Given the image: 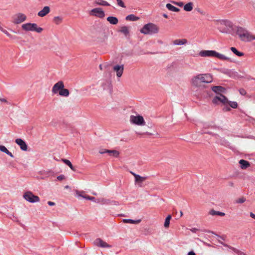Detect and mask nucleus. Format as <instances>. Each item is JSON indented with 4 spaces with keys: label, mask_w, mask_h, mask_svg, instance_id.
I'll return each mask as SVG.
<instances>
[{
    "label": "nucleus",
    "mask_w": 255,
    "mask_h": 255,
    "mask_svg": "<svg viewBox=\"0 0 255 255\" xmlns=\"http://www.w3.org/2000/svg\"><path fill=\"white\" fill-rule=\"evenodd\" d=\"M15 142L20 146L21 150L26 151L27 149V146L26 143L20 138H17Z\"/></svg>",
    "instance_id": "19"
},
{
    "label": "nucleus",
    "mask_w": 255,
    "mask_h": 255,
    "mask_svg": "<svg viewBox=\"0 0 255 255\" xmlns=\"http://www.w3.org/2000/svg\"><path fill=\"white\" fill-rule=\"evenodd\" d=\"M99 68H100V69L101 70H102V65H100V66H99Z\"/></svg>",
    "instance_id": "57"
},
{
    "label": "nucleus",
    "mask_w": 255,
    "mask_h": 255,
    "mask_svg": "<svg viewBox=\"0 0 255 255\" xmlns=\"http://www.w3.org/2000/svg\"><path fill=\"white\" fill-rule=\"evenodd\" d=\"M47 204L49 205V206H54L55 205V203L54 202H51V201H48L47 202Z\"/></svg>",
    "instance_id": "51"
},
{
    "label": "nucleus",
    "mask_w": 255,
    "mask_h": 255,
    "mask_svg": "<svg viewBox=\"0 0 255 255\" xmlns=\"http://www.w3.org/2000/svg\"><path fill=\"white\" fill-rule=\"evenodd\" d=\"M240 40L244 42H250L255 40V36L252 35L246 28L242 27H238L236 32Z\"/></svg>",
    "instance_id": "2"
},
{
    "label": "nucleus",
    "mask_w": 255,
    "mask_h": 255,
    "mask_svg": "<svg viewBox=\"0 0 255 255\" xmlns=\"http://www.w3.org/2000/svg\"><path fill=\"white\" fill-rule=\"evenodd\" d=\"M95 4L102 6H109L110 3L104 0H96L95 1Z\"/></svg>",
    "instance_id": "26"
},
{
    "label": "nucleus",
    "mask_w": 255,
    "mask_h": 255,
    "mask_svg": "<svg viewBox=\"0 0 255 255\" xmlns=\"http://www.w3.org/2000/svg\"><path fill=\"white\" fill-rule=\"evenodd\" d=\"M209 214L212 216L218 215L220 216H224L225 215L223 212L216 211L213 209H212L209 211Z\"/></svg>",
    "instance_id": "29"
},
{
    "label": "nucleus",
    "mask_w": 255,
    "mask_h": 255,
    "mask_svg": "<svg viewBox=\"0 0 255 255\" xmlns=\"http://www.w3.org/2000/svg\"><path fill=\"white\" fill-rule=\"evenodd\" d=\"M117 2V4L118 5L123 7L126 8V5H125L124 2L122 1V0H116Z\"/></svg>",
    "instance_id": "40"
},
{
    "label": "nucleus",
    "mask_w": 255,
    "mask_h": 255,
    "mask_svg": "<svg viewBox=\"0 0 255 255\" xmlns=\"http://www.w3.org/2000/svg\"><path fill=\"white\" fill-rule=\"evenodd\" d=\"M239 92L240 94L242 96L245 95L247 93L246 90H244V89H240L239 90Z\"/></svg>",
    "instance_id": "45"
},
{
    "label": "nucleus",
    "mask_w": 255,
    "mask_h": 255,
    "mask_svg": "<svg viewBox=\"0 0 255 255\" xmlns=\"http://www.w3.org/2000/svg\"><path fill=\"white\" fill-rule=\"evenodd\" d=\"M231 185L233 186V183H232L231 184Z\"/></svg>",
    "instance_id": "61"
},
{
    "label": "nucleus",
    "mask_w": 255,
    "mask_h": 255,
    "mask_svg": "<svg viewBox=\"0 0 255 255\" xmlns=\"http://www.w3.org/2000/svg\"><path fill=\"white\" fill-rule=\"evenodd\" d=\"M12 22L14 24H20L26 19V16L22 13H17L13 15L12 17Z\"/></svg>",
    "instance_id": "10"
},
{
    "label": "nucleus",
    "mask_w": 255,
    "mask_h": 255,
    "mask_svg": "<svg viewBox=\"0 0 255 255\" xmlns=\"http://www.w3.org/2000/svg\"><path fill=\"white\" fill-rule=\"evenodd\" d=\"M242 254H243V255H245V254H243V253H242V254L241 255H242Z\"/></svg>",
    "instance_id": "62"
},
{
    "label": "nucleus",
    "mask_w": 255,
    "mask_h": 255,
    "mask_svg": "<svg viewBox=\"0 0 255 255\" xmlns=\"http://www.w3.org/2000/svg\"><path fill=\"white\" fill-rule=\"evenodd\" d=\"M166 7H167V8L170 10V11H174V12H178L179 11L180 9L179 8H178V7H176L173 5H172L170 3H167L166 4Z\"/></svg>",
    "instance_id": "25"
},
{
    "label": "nucleus",
    "mask_w": 255,
    "mask_h": 255,
    "mask_svg": "<svg viewBox=\"0 0 255 255\" xmlns=\"http://www.w3.org/2000/svg\"><path fill=\"white\" fill-rule=\"evenodd\" d=\"M8 150L4 146L0 145V151L6 153Z\"/></svg>",
    "instance_id": "42"
},
{
    "label": "nucleus",
    "mask_w": 255,
    "mask_h": 255,
    "mask_svg": "<svg viewBox=\"0 0 255 255\" xmlns=\"http://www.w3.org/2000/svg\"><path fill=\"white\" fill-rule=\"evenodd\" d=\"M93 195H96V193H93Z\"/></svg>",
    "instance_id": "60"
},
{
    "label": "nucleus",
    "mask_w": 255,
    "mask_h": 255,
    "mask_svg": "<svg viewBox=\"0 0 255 255\" xmlns=\"http://www.w3.org/2000/svg\"><path fill=\"white\" fill-rule=\"evenodd\" d=\"M123 221L125 223L137 224H139V223H140L141 220L140 219L137 220H133L131 219H123Z\"/></svg>",
    "instance_id": "27"
},
{
    "label": "nucleus",
    "mask_w": 255,
    "mask_h": 255,
    "mask_svg": "<svg viewBox=\"0 0 255 255\" xmlns=\"http://www.w3.org/2000/svg\"><path fill=\"white\" fill-rule=\"evenodd\" d=\"M57 179L58 180H62L65 179V176L63 175H61L57 176Z\"/></svg>",
    "instance_id": "46"
},
{
    "label": "nucleus",
    "mask_w": 255,
    "mask_h": 255,
    "mask_svg": "<svg viewBox=\"0 0 255 255\" xmlns=\"http://www.w3.org/2000/svg\"><path fill=\"white\" fill-rule=\"evenodd\" d=\"M130 173L133 175L135 178V183L138 184L139 186H141V184L143 182H144L146 179V177H142L140 175L134 173V172L130 171Z\"/></svg>",
    "instance_id": "15"
},
{
    "label": "nucleus",
    "mask_w": 255,
    "mask_h": 255,
    "mask_svg": "<svg viewBox=\"0 0 255 255\" xmlns=\"http://www.w3.org/2000/svg\"><path fill=\"white\" fill-rule=\"evenodd\" d=\"M221 244L224 247H228V248H229L230 249L232 250L233 251H234L235 253L238 254V255H241L242 254V252H241V251H240L239 250H238V249H236V248H235L234 247H231L230 246H229L227 244L223 243H221Z\"/></svg>",
    "instance_id": "31"
},
{
    "label": "nucleus",
    "mask_w": 255,
    "mask_h": 255,
    "mask_svg": "<svg viewBox=\"0 0 255 255\" xmlns=\"http://www.w3.org/2000/svg\"><path fill=\"white\" fill-rule=\"evenodd\" d=\"M188 255H196V254L193 251H190L188 253Z\"/></svg>",
    "instance_id": "54"
},
{
    "label": "nucleus",
    "mask_w": 255,
    "mask_h": 255,
    "mask_svg": "<svg viewBox=\"0 0 255 255\" xmlns=\"http://www.w3.org/2000/svg\"><path fill=\"white\" fill-rule=\"evenodd\" d=\"M76 194L77 196H80V197H81L83 198H84V197L86 196V194H85V192L84 191H76Z\"/></svg>",
    "instance_id": "39"
},
{
    "label": "nucleus",
    "mask_w": 255,
    "mask_h": 255,
    "mask_svg": "<svg viewBox=\"0 0 255 255\" xmlns=\"http://www.w3.org/2000/svg\"><path fill=\"white\" fill-rule=\"evenodd\" d=\"M199 55L201 57H217L220 60L231 61L230 58L228 57L223 54L218 53L214 50H202L199 52Z\"/></svg>",
    "instance_id": "3"
},
{
    "label": "nucleus",
    "mask_w": 255,
    "mask_h": 255,
    "mask_svg": "<svg viewBox=\"0 0 255 255\" xmlns=\"http://www.w3.org/2000/svg\"><path fill=\"white\" fill-rule=\"evenodd\" d=\"M190 231L193 233H196L198 231V229L195 228H193L190 229Z\"/></svg>",
    "instance_id": "50"
},
{
    "label": "nucleus",
    "mask_w": 255,
    "mask_h": 255,
    "mask_svg": "<svg viewBox=\"0 0 255 255\" xmlns=\"http://www.w3.org/2000/svg\"><path fill=\"white\" fill-rule=\"evenodd\" d=\"M64 83L62 81H58L55 84L52 88V92L53 94L59 93L60 96H68L69 90L64 88Z\"/></svg>",
    "instance_id": "5"
},
{
    "label": "nucleus",
    "mask_w": 255,
    "mask_h": 255,
    "mask_svg": "<svg viewBox=\"0 0 255 255\" xmlns=\"http://www.w3.org/2000/svg\"><path fill=\"white\" fill-rule=\"evenodd\" d=\"M212 90L217 95L223 96L224 94H227V89L221 86H213Z\"/></svg>",
    "instance_id": "13"
},
{
    "label": "nucleus",
    "mask_w": 255,
    "mask_h": 255,
    "mask_svg": "<svg viewBox=\"0 0 255 255\" xmlns=\"http://www.w3.org/2000/svg\"><path fill=\"white\" fill-rule=\"evenodd\" d=\"M0 101L2 103H8L7 100L4 97L0 98Z\"/></svg>",
    "instance_id": "48"
},
{
    "label": "nucleus",
    "mask_w": 255,
    "mask_h": 255,
    "mask_svg": "<svg viewBox=\"0 0 255 255\" xmlns=\"http://www.w3.org/2000/svg\"><path fill=\"white\" fill-rule=\"evenodd\" d=\"M226 104H229L231 107L234 109H236L238 107V104L236 102L229 101L226 103Z\"/></svg>",
    "instance_id": "38"
},
{
    "label": "nucleus",
    "mask_w": 255,
    "mask_h": 255,
    "mask_svg": "<svg viewBox=\"0 0 255 255\" xmlns=\"http://www.w3.org/2000/svg\"><path fill=\"white\" fill-rule=\"evenodd\" d=\"M159 31V27L153 23H148L145 24L140 30V32L145 35H153Z\"/></svg>",
    "instance_id": "4"
},
{
    "label": "nucleus",
    "mask_w": 255,
    "mask_h": 255,
    "mask_svg": "<svg viewBox=\"0 0 255 255\" xmlns=\"http://www.w3.org/2000/svg\"><path fill=\"white\" fill-rule=\"evenodd\" d=\"M212 102L215 104H218L221 103L224 105H226V103L228 102V100L226 97H215Z\"/></svg>",
    "instance_id": "16"
},
{
    "label": "nucleus",
    "mask_w": 255,
    "mask_h": 255,
    "mask_svg": "<svg viewBox=\"0 0 255 255\" xmlns=\"http://www.w3.org/2000/svg\"><path fill=\"white\" fill-rule=\"evenodd\" d=\"M139 18L137 16H135L134 14H129L126 16V19L129 21H136L138 20Z\"/></svg>",
    "instance_id": "30"
},
{
    "label": "nucleus",
    "mask_w": 255,
    "mask_h": 255,
    "mask_svg": "<svg viewBox=\"0 0 255 255\" xmlns=\"http://www.w3.org/2000/svg\"><path fill=\"white\" fill-rule=\"evenodd\" d=\"M62 161L67 165H68L73 171H75V168H74L70 160L66 159H63Z\"/></svg>",
    "instance_id": "36"
},
{
    "label": "nucleus",
    "mask_w": 255,
    "mask_h": 255,
    "mask_svg": "<svg viewBox=\"0 0 255 255\" xmlns=\"http://www.w3.org/2000/svg\"><path fill=\"white\" fill-rule=\"evenodd\" d=\"M187 43L186 39H177L173 41V44L175 45H182Z\"/></svg>",
    "instance_id": "21"
},
{
    "label": "nucleus",
    "mask_w": 255,
    "mask_h": 255,
    "mask_svg": "<svg viewBox=\"0 0 255 255\" xmlns=\"http://www.w3.org/2000/svg\"><path fill=\"white\" fill-rule=\"evenodd\" d=\"M172 2L179 6H180V7H182L184 5V3L183 2L172 1Z\"/></svg>",
    "instance_id": "44"
},
{
    "label": "nucleus",
    "mask_w": 255,
    "mask_h": 255,
    "mask_svg": "<svg viewBox=\"0 0 255 255\" xmlns=\"http://www.w3.org/2000/svg\"><path fill=\"white\" fill-rule=\"evenodd\" d=\"M239 163L241 165V168L243 169H245L250 166L249 162L244 159L240 160Z\"/></svg>",
    "instance_id": "22"
},
{
    "label": "nucleus",
    "mask_w": 255,
    "mask_h": 255,
    "mask_svg": "<svg viewBox=\"0 0 255 255\" xmlns=\"http://www.w3.org/2000/svg\"><path fill=\"white\" fill-rule=\"evenodd\" d=\"M223 110L225 112H228L230 111V108L228 107L225 106Z\"/></svg>",
    "instance_id": "49"
},
{
    "label": "nucleus",
    "mask_w": 255,
    "mask_h": 255,
    "mask_svg": "<svg viewBox=\"0 0 255 255\" xmlns=\"http://www.w3.org/2000/svg\"><path fill=\"white\" fill-rule=\"evenodd\" d=\"M124 69V66L122 65H116L113 67V70L116 72V75L118 78L121 77L123 73Z\"/></svg>",
    "instance_id": "14"
},
{
    "label": "nucleus",
    "mask_w": 255,
    "mask_h": 255,
    "mask_svg": "<svg viewBox=\"0 0 255 255\" xmlns=\"http://www.w3.org/2000/svg\"><path fill=\"white\" fill-rule=\"evenodd\" d=\"M93 244L95 246H97L98 247L103 248H110L112 247V246L109 245L106 242L104 241L100 238L96 239L94 241Z\"/></svg>",
    "instance_id": "12"
},
{
    "label": "nucleus",
    "mask_w": 255,
    "mask_h": 255,
    "mask_svg": "<svg viewBox=\"0 0 255 255\" xmlns=\"http://www.w3.org/2000/svg\"><path fill=\"white\" fill-rule=\"evenodd\" d=\"M50 7L45 6L38 12L37 15L40 17H44L50 12Z\"/></svg>",
    "instance_id": "20"
},
{
    "label": "nucleus",
    "mask_w": 255,
    "mask_h": 255,
    "mask_svg": "<svg viewBox=\"0 0 255 255\" xmlns=\"http://www.w3.org/2000/svg\"><path fill=\"white\" fill-rule=\"evenodd\" d=\"M107 153H108L109 155L115 157H118L120 154L119 152L116 150H108Z\"/></svg>",
    "instance_id": "28"
},
{
    "label": "nucleus",
    "mask_w": 255,
    "mask_h": 255,
    "mask_svg": "<svg viewBox=\"0 0 255 255\" xmlns=\"http://www.w3.org/2000/svg\"><path fill=\"white\" fill-rule=\"evenodd\" d=\"M108 151V149H101L99 150V153L100 154H104L105 153H107V151Z\"/></svg>",
    "instance_id": "47"
},
{
    "label": "nucleus",
    "mask_w": 255,
    "mask_h": 255,
    "mask_svg": "<svg viewBox=\"0 0 255 255\" xmlns=\"http://www.w3.org/2000/svg\"><path fill=\"white\" fill-rule=\"evenodd\" d=\"M84 198L87 200H91L95 202H97V200H96L95 198L94 197H91L86 195V196L84 197Z\"/></svg>",
    "instance_id": "41"
},
{
    "label": "nucleus",
    "mask_w": 255,
    "mask_h": 255,
    "mask_svg": "<svg viewBox=\"0 0 255 255\" xmlns=\"http://www.w3.org/2000/svg\"><path fill=\"white\" fill-rule=\"evenodd\" d=\"M0 30L6 34L8 37L13 39V36L10 34L7 30L4 29L1 26L0 27Z\"/></svg>",
    "instance_id": "37"
},
{
    "label": "nucleus",
    "mask_w": 255,
    "mask_h": 255,
    "mask_svg": "<svg viewBox=\"0 0 255 255\" xmlns=\"http://www.w3.org/2000/svg\"><path fill=\"white\" fill-rule=\"evenodd\" d=\"M90 15L96 16L103 18L105 17V14L101 8L97 7L92 9L89 12Z\"/></svg>",
    "instance_id": "11"
},
{
    "label": "nucleus",
    "mask_w": 255,
    "mask_h": 255,
    "mask_svg": "<svg viewBox=\"0 0 255 255\" xmlns=\"http://www.w3.org/2000/svg\"><path fill=\"white\" fill-rule=\"evenodd\" d=\"M172 217L171 215H169L167 216V217L165 219V222L164 224V226L165 228H168L170 225V221Z\"/></svg>",
    "instance_id": "34"
},
{
    "label": "nucleus",
    "mask_w": 255,
    "mask_h": 255,
    "mask_svg": "<svg viewBox=\"0 0 255 255\" xmlns=\"http://www.w3.org/2000/svg\"><path fill=\"white\" fill-rule=\"evenodd\" d=\"M6 154H7V155H9L11 157H13V154L9 150L7 151V153Z\"/></svg>",
    "instance_id": "52"
},
{
    "label": "nucleus",
    "mask_w": 255,
    "mask_h": 255,
    "mask_svg": "<svg viewBox=\"0 0 255 255\" xmlns=\"http://www.w3.org/2000/svg\"><path fill=\"white\" fill-rule=\"evenodd\" d=\"M163 16L165 18H168V15H167L166 14H163Z\"/></svg>",
    "instance_id": "55"
},
{
    "label": "nucleus",
    "mask_w": 255,
    "mask_h": 255,
    "mask_svg": "<svg viewBox=\"0 0 255 255\" xmlns=\"http://www.w3.org/2000/svg\"><path fill=\"white\" fill-rule=\"evenodd\" d=\"M212 81L213 77L210 74H201L192 78L191 84L196 86H200L202 83H210Z\"/></svg>",
    "instance_id": "1"
},
{
    "label": "nucleus",
    "mask_w": 255,
    "mask_h": 255,
    "mask_svg": "<svg viewBox=\"0 0 255 255\" xmlns=\"http://www.w3.org/2000/svg\"><path fill=\"white\" fill-rule=\"evenodd\" d=\"M21 28L25 31H36L38 33H40L43 30L41 27L37 26L36 23H26L22 24Z\"/></svg>",
    "instance_id": "7"
},
{
    "label": "nucleus",
    "mask_w": 255,
    "mask_h": 255,
    "mask_svg": "<svg viewBox=\"0 0 255 255\" xmlns=\"http://www.w3.org/2000/svg\"><path fill=\"white\" fill-rule=\"evenodd\" d=\"M23 198L30 203L38 202L40 201L38 196L34 195L31 191H26L23 195Z\"/></svg>",
    "instance_id": "9"
},
{
    "label": "nucleus",
    "mask_w": 255,
    "mask_h": 255,
    "mask_svg": "<svg viewBox=\"0 0 255 255\" xmlns=\"http://www.w3.org/2000/svg\"><path fill=\"white\" fill-rule=\"evenodd\" d=\"M246 201V199L244 197L240 198L236 200L237 203H243Z\"/></svg>",
    "instance_id": "43"
},
{
    "label": "nucleus",
    "mask_w": 255,
    "mask_h": 255,
    "mask_svg": "<svg viewBox=\"0 0 255 255\" xmlns=\"http://www.w3.org/2000/svg\"><path fill=\"white\" fill-rule=\"evenodd\" d=\"M250 215L251 217H252V218L255 219V214H254L252 212H250Z\"/></svg>",
    "instance_id": "53"
},
{
    "label": "nucleus",
    "mask_w": 255,
    "mask_h": 255,
    "mask_svg": "<svg viewBox=\"0 0 255 255\" xmlns=\"http://www.w3.org/2000/svg\"><path fill=\"white\" fill-rule=\"evenodd\" d=\"M119 31L123 33L125 36H127L129 34L128 27L126 26H122Z\"/></svg>",
    "instance_id": "32"
},
{
    "label": "nucleus",
    "mask_w": 255,
    "mask_h": 255,
    "mask_svg": "<svg viewBox=\"0 0 255 255\" xmlns=\"http://www.w3.org/2000/svg\"><path fill=\"white\" fill-rule=\"evenodd\" d=\"M107 20L112 24L115 25L118 23V19L115 16H109Z\"/></svg>",
    "instance_id": "23"
},
{
    "label": "nucleus",
    "mask_w": 255,
    "mask_h": 255,
    "mask_svg": "<svg viewBox=\"0 0 255 255\" xmlns=\"http://www.w3.org/2000/svg\"><path fill=\"white\" fill-rule=\"evenodd\" d=\"M63 20V18L61 16H55L53 19V21L57 25L60 24Z\"/></svg>",
    "instance_id": "33"
},
{
    "label": "nucleus",
    "mask_w": 255,
    "mask_h": 255,
    "mask_svg": "<svg viewBox=\"0 0 255 255\" xmlns=\"http://www.w3.org/2000/svg\"><path fill=\"white\" fill-rule=\"evenodd\" d=\"M218 29L222 33H227L230 31V29L233 28V23L231 21L225 20L217 22Z\"/></svg>",
    "instance_id": "6"
},
{
    "label": "nucleus",
    "mask_w": 255,
    "mask_h": 255,
    "mask_svg": "<svg viewBox=\"0 0 255 255\" xmlns=\"http://www.w3.org/2000/svg\"><path fill=\"white\" fill-rule=\"evenodd\" d=\"M231 50L236 55L242 56L244 55V53L239 51L235 47H231Z\"/></svg>",
    "instance_id": "35"
},
{
    "label": "nucleus",
    "mask_w": 255,
    "mask_h": 255,
    "mask_svg": "<svg viewBox=\"0 0 255 255\" xmlns=\"http://www.w3.org/2000/svg\"><path fill=\"white\" fill-rule=\"evenodd\" d=\"M97 203H100L102 204H114V205H118L119 203L118 202L115 201H111L109 199H105V198H99L97 200Z\"/></svg>",
    "instance_id": "17"
},
{
    "label": "nucleus",
    "mask_w": 255,
    "mask_h": 255,
    "mask_svg": "<svg viewBox=\"0 0 255 255\" xmlns=\"http://www.w3.org/2000/svg\"><path fill=\"white\" fill-rule=\"evenodd\" d=\"M65 188L68 189V188H69V186L68 185H66V186H65Z\"/></svg>",
    "instance_id": "56"
},
{
    "label": "nucleus",
    "mask_w": 255,
    "mask_h": 255,
    "mask_svg": "<svg viewBox=\"0 0 255 255\" xmlns=\"http://www.w3.org/2000/svg\"><path fill=\"white\" fill-rule=\"evenodd\" d=\"M193 8V3L189 2L184 6V10L186 11H191Z\"/></svg>",
    "instance_id": "24"
},
{
    "label": "nucleus",
    "mask_w": 255,
    "mask_h": 255,
    "mask_svg": "<svg viewBox=\"0 0 255 255\" xmlns=\"http://www.w3.org/2000/svg\"><path fill=\"white\" fill-rule=\"evenodd\" d=\"M130 123L138 126H144L145 125V122L142 116L137 115L136 116L131 115L129 118Z\"/></svg>",
    "instance_id": "8"
},
{
    "label": "nucleus",
    "mask_w": 255,
    "mask_h": 255,
    "mask_svg": "<svg viewBox=\"0 0 255 255\" xmlns=\"http://www.w3.org/2000/svg\"><path fill=\"white\" fill-rule=\"evenodd\" d=\"M221 72L231 78H235L237 76V73L232 70L223 69Z\"/></svg>",
    "instance_id": "18"
},
{
    "label": "nucleus",
    "mask_w": 255,
    "mask_h": 255,
    "mask_svg": "<svg viewBox=\"0 0 255 255\" xmlns=\"http://www.w3.org/2000/svg\"><path fill=\"white\" fill-rule=\"evenodd\" d=\"M182 215H183V212H182V211H180V216L181 217V216H182Z\"/></svg>",
    "instance_id": "58"
},
{
    "label": "nucleus",
    "mask_w": 255,
    "mask_h": 255,
    "mask_svg": "<svg viewBox=\"0 0 255 255\" xmlns=\"http://www.w3.org/2000/svg\"><path fill=\"white\" fill-rule=\"evenodd\" d=\"M136 133H137V134H139V135H142V133H139V132H136Z\"/></svg>",
    "instance_id": "59"
}]
</instances>
